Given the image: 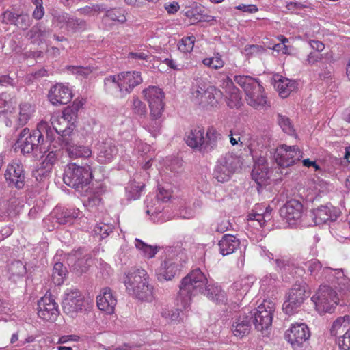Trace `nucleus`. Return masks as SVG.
Returning a JSON list of instances; mask_svg holds the SVG:
<instances>
[{
    "mask_svg": "<svg viewBox=\"0 0 350 350\" xmlns=\"http://www.w3.org/2000/svg\"><path fill=\"white\" fill-rule=\"evenodd\" d=\"M208 280L202 271L197 268L189 272L180 282L177 299L183 308L189 306L191 297L197 293H203Z\"/></svg>",
    "mask_w": 350,
    "mask_h": 350,
    "instance_id": "obj_1",
    "label": "nucleus"
},
{
    "mask_svg": "<svg viewBox=\"0 0 350 350\" xmlns=\"http://www.w3.org/2000/svg\"><path fill=\"white\" fill-rule=\"evenodd\" d=\"M234 81L243 90L250 106L257 109L269 107L264 88L258 79L249 75H235Z\"/></svg>",
    "mask_w": 350,
    "mask_h": 350,
    "instance_id": "obj_2",
    "label": "nucleus"
},
{
    "mask_svg": "<svg viewBox=\"0 0 350 350\" xmlns=\"http://www.w3.org/2000/svg\"><path fill=\"white\" fill-rule=\"evenodd\" d=\"M92 179V171L89 165L81 166L71 163L65 167L63 180L70 187L83 189L90 183Z\"/></svg>",
    "mask_w": 350,
    "mask_h": 350,
    "instance_id": "obj_3",
    "label": "nucleus"
},
{
    "mask_svg": "<svg viewBox=\"0 0 350 350\" xmlns=\"http://www.w3.org/2000/svg\"><path fill=\"white\" fill-rule=\"evenodd\" d=\"M16 143L23 154H32L37 155L42 153L44 139L40 131H30L28 128L23 129L20 133Z\"/></svg>",
    "mask_w": 350,
    "mask_h": 350,
    "instance_id": "obj_4",
    "label": "nucleus"
},
{
    "mask_svg": "<svg viewBox=\"0 0 350 350\" xmlns=\"http://www.w3.org/2000/svg\"><path fill=\"white\" fill-rule=\"evenodd\" d=\"M274 312L275 304L267 301H264L257 308L249 311L250 315H252V321L255 328L265 336L272 325Z\"/></svg>",
    "mask_w": 350,
    "mask_h": 350,
    "instance_id": "obj_5",
    "label": "nucleus"
},
{
    "mask_svg": "<svg viewBox=\"0 0 350 350\" xmlns=\"http://www.w3.org/2000/svg\"><path fill=\"white\" fill-rule=\"evenodd\" d=\"M311 299L320 314L332 312L338 301L336 291L326 285L321 286Z\"/></svg>",
    "mask_w": 350,
    "mask_h": 350,
    "instance_id": "obj_6",
    "label": "nucleus"
},
{
    "mask_svg": "<svg viewBox=\"0 0 350 350\" xmlns=\"http://www.w3.org/2000/svg\"><path fill=\"white\" fill-rule=\"evenodd\" d=\"M309 295L304 284H295L286 294V299L282 306L284 312L287 314H294Z\"/></svg>",
    "mask_w": 350,
    "mask_h": 350,
    "instance_id": "obj_7",
    "label": "nucleus"
},
{
    "mask_svg": "<svg viewBox=\"0 0 350 350\" xmlns=\"http://www.w3.org/2000/svg\"><path fill=\"white\" fill-rule=\"evenodd\" d=\"M239 160L237 157L228 153L221 157L217 163L213 172V177L218 182L228 181L239 167Z\"/></svg>",
    "mask_w": 350,
    "mask_h": 350,
    "instance_id": "obj_8",
    "label": "nucleus"
},
{
    "mask_svg": "<svg viewBox=\"0 0 350 350\" xmlns=\"http://www.w3.org/2000/svg\"><path fill=\"white\" fill-rule=\"evenodd\" d=\"M311 334L308 325L304 323L293 324L284 334L285 339L295 350H299L306 345Z\"/></svg>",
    "mask_w": 350,
    "mask_h": 350,
    "instance_id": "obj_9",
    "label": "nucleus"
},
{
    "mask_svg": "<svg viewBox=\"0 0 350 350\" xmlns=\"http://www.w3.org/2000/svg\"><path fill=\"white\" fill-rule=\"evenodd\" d=\"M4 178L10 188L23 189L26 180V173L23 163L20 161L10 163L5 171Z\"/></svg>",
    "mask_w": 350,
    "mask_h": 350,
    "instance_id": "obj_10",
    "label": "nucleus"
},
{
    "mask_svg": "<svg viewBox=\"0 0 350 350\" xmlns=\"http://www.w3.org/2000/svg\"><path fill=\"white\" fill-rule=\"evenodd\" d=\"M143 94L149 104L150 116L154 119H159L164 109V92L158 87L150 86L143 90Z\"/></svg>",
    "mask_w": 350,
    "mask_h": 350,
    "instance_id": "obj_11",
    "label": "nucleus"
},
{
    "mask_svg": "<svg viewBox=\"0 0 350 350\" xmlns=\"http://www.w3.org/2000/svg\"><path fill=\"white\" fill-rule=\"evenodd\" d=\"M302 157V152L297 146H289L282 144L275 150L274 159L281 167H288L299 161Z\"/></svg>",
    "mask_w": 350,
    "mask_h": 350,
    "instance_id": "obj_12",
    "label": "nucleus"
},
{
    "mask_svg": "<svg viewBox=\"0 0 350 350\" xmlns=\"http://www.w3.org/2000/svg\"><path fill=\"white\" fill-rule=\"evenodd\" d=\"M83 305V297L78 289L70 288L65 291L62 300V308L65 313L72 314L81 311Z\"/></svg>",
    "mask_w": 350,
    "mask_h": 350,
    "instance_id": "obj_13",
    "label": "nucleus"
},
{
    "mask_svg": "<svg viewBox=\"0 0 350 350\" xmlns=\"http://www.w3.org/2000/svg\"><path fill=\"white\" fill-rule=\"evenodd\" d=\"M62 145L71 159L88 158L92 154V150L88 146L75 144L72 135L66 134L65 131L61 135Z\"/></svg>",
    "mask_w": 350,
    "mask_h": 350,
    "instance_id": "obj_14",
    "label": "nucleus"
},
{
    "mask_svg": "<svg viewBox=\"0 0 350 350\" xmlns=\"http://www.w3.org/2000/svg\"><path fill=\"white\" fill-rule=\"evenodd\" d=\"M37 310L38 317L46 321H55L59 314L57 304L46 295L38 301Z\"/></svg>",
    "mask_w": 350,
    "mask_h": 350,
    "instance_id": "obj_15",
    "label": "nucleus"
},
{
    "mask_svg": "<svg viewBox=\"0 0 350 350\" xmlns=\"http://www.w3.org/2000/svg\"><path fill=\"white\" fill-rule=\"evenodd\" d=\"M221 88L226 94L227 105L231 108H239L242 105L241 96L239 90L234 85L232 80L227 77L221 81Z\"/></svg>",
    "mask_w": 350,
    "mask_h": 350,
    "instance_id": "obj_16",
    "label": "nucleus"
},
{
    "mask_svg": "<svg viewBox=\"0 0 350 350\" xmlns=\"http://www.w3.org/2000/svg\"><path fill=\"white\" fill-rule=\"evenodd\" d=\"M303 205L295 199L288 201L280 208V214L290 224H295L302 216Z\"/></svg>",
    "mask_w": 350,
    "mask_h": 350,
    "instance_id": "obj_17",
    "label": "nucleus"
},
{
    "mask_svg": "<svg viewBox=\"0 0 350 350\" xmlns=\"http://www.w3.org/2000/svg\"><path fill=\"white\" fill-rule=\"evenodd\" d=\"M147 272L142 269H131L124 278V283L129 295L135 291L136 287L148 280Z\"/></svg>",
    "mask_w": 350,
    "mask_h": 350,
    "instance_id": "obj_18",
    "label": "nucleus"
},
{
    "mask_svg": "<svg viewBox=\"0 0 350 350\" xmlns=\"http://www.w3.org/2000/svg\"><path fill=\"white\" fill-rule=\"evenodd\" d=\"M72 98V93L61 83L53 85L49 92V99L54 105L68 104Z\"/></svg>",
    "mask_w": 350,
    "mask_h": 350,
    "instance_id": "obj_19",
    "label": "nucleus"
},
{
    "mask_svg": "<svg viewBox=\"0 0 350 350\" xmlns=\"http://www.w3.org/2000/svg\"><path fill=\"white\" fill-rule=\"evenodd\" d=\"M98 160L101 163L111 161L118 154V148L111 139L105 140L97 144Z\"/></svg>",
    "mask_w": 350,
    "mask_h": 350,
    "instance_id": "obj_20",
    "label": "nucleus"
},
{
    "mask_svg": "<svg viewBox=\"0 0 350 350\" xmlns=\"http://www.w3.org/2000/svg\"><path fill=\"white\" fill-rule=\"evenodd\" d=\"M340 211L336 207L330 205L321 206L313 210L312 217L317 225L334 221L338 217Z\"/></svg>",
    "mask_w": 350,
    "mask_h": 350,
    "instance_id": "obj_21",
    "label": "nucleus"
},
{
    "mask_svg": "<svg viewBox=\"0 0 350 350\" xmlns=\"http://www.w3.org/2000/svg\"><path fill=\"white\" fill-rule=\"evenodd\" d=\"M98 308L107 314H112L117 304V299L109 287L103 288L97 296Z\"/></svg>",
    "mask_w": 350,
    "mask_h": 350,
    "instance_id": "obj_22",
    "label": "nucleus"
},
{
    "mask_svg": "<svg viewBox=\"0 0 350 350\" xmlns=\"http://www.w3.org/2000/svg\"><path fill=\"white\" fill-rule=\"evenodd\" d=\"M252 315L247 313L240 314L236 317L232 325V331L234 336L242 338L247 335L251 329Z\"/></svg>",
    "mask_w": 350,
    "mask_h": 350,
    "instance_id": "obj_23",
    "label": "nucleus"
},
{
    "mask_svg": "<svg viewBox=\"0 0 350 350\" xmlns=\"http://www.w3.org/2000/svg\"><path fill=\"white\" fill-rule=\"evenodd\" d=\"M180 267L173 259H167L161 264L157 275L160 282L171 280L180 271Z\"/></svg>",
    "mask_w": 350,
    "mask_h": 350,
    "instance_id": "obj_24",
    "label": "nucleus"
},
{
    "mask_svg": "<svg viewBox=\"0 0 350 350\" xmlns=\"http://www.w3.org/2000/svg\"><path fill=\"white\" fill-rule=\"evenodd\" d=\"M274 87L278 92L279 95L285 98L297 89V84L295 81L278 75L274 78Z\"/></svg>",
    "mask_w": 350,
    "mask_h": 350,
    "instance_id": "obj_25",
    "label": "nucleus"
},
{
    "mask_svg": "<svg viewBox=\"0 0 350 350\" xmlns=\"http://www.w3.org/2000/svg\"><path fill=\"white\" fill-rule=\"evenodd\" d=\"M81 251V250H79L78 251L75 252L73 254H70L68 260L71 262L75 260V262L72 265L73 269L77 272L82 273L88 269L92 260L89 254L82 256Z\"/></svg>",
    "mask_w": 350,
    "mask_h": 350,
    "instance_id": "obj_26",
    "label": "nucleus"
},
{
    "mask_svg": "<svg viewBox=\"0 0 350 350\" xmlns=\"http://www.w3.org/2000/svg\"><path fill=\"white\" fill-rule=\"evenodd\" d=\"M18 114L16 119L17 127L23 126L30 120L36 111L35 106L29 102L21 103L18 107Z\"/></svg>",
    "mask_w": 350,
    "mask_h": 350,
    "instance_id": "obj_27",
    "label": "nucleus"
},
{
    "mask_svg": "<svg viewBox=\"0 0 350 350\" xmlns=\"http://www.w3.org/2000/svg\"><path fill=\"white\" fill-rule=\"evenodd\" d=\"M239 240L231 234L224 235L218 243L219 252L223 256L233 253L239 247Z\"/></svg>",
    "mask_w": 350,
    "mask_h": 350,
    "instance_id": "obj_28",
    "label": "nucleus"
},
{
    "mask_svg": "<svg viewBox=\"0 0 350 350\" xmlns=\"http://www.w3.org/2000/svg\"><path fill=\"white\" fill-rule=\"evenodd\" d=\"M221 140V135L213 127H210L206 131V138L204 137L202 144V153H208L217 146L218 143Z\"/></svg>",
    "mask_w": 350,
    "mask_h": 350,
    "instance_id": "obj_29",
    "label": "nucleus"
},
{
    "mask_svg": "<svg viewBox=\"0 0 350 350\" xmlns=\"http://www.w3.org/2000/svg\"><path fill=\"white\" fill-rule=\"evenodd\" d=\"M204 130L196 128L191 129L186 135V143L191 148L202 152V144H204Z\"/></svg>",
    "mask_w": 350,
    "mask_h": 350,
    "instance_id": "obj_30",
    "label": "nucleus"
},
{
    "mask_svg": "<svg viewBox=\"0 0 350 350\" xmlns=\"http://www.w3.org/2000/svg\"><path fill=\"white\" fill-rule=\"evenodd\" d=\"M54 213L55 221L61 225L72 224L74 220L77 219L80 214V211L78 209H66L62 211L56 209Z\"/></svg>",
    "mask_w": 350,
    "mask_h": 350,
    "instance_id": "obj_31",
    "label": "nucleus"
},
{
    "mask_svg": "<svg viewBox=\"0 0 350 350\" xmlns=\"http://www.w3.org/2000/svg\"><path fill=\"white\" fill-rule=\"evenodd\" d=\"M223 93L215 87L210 86L203 92L202 100L200 103L203 106H215L218 103L219 99L221 98Z\"/></svg>",
    "mask_w": 350,
    "mask_h": 350,
    "instance_id": "obj_32",
    "label": "nucleus"
},
{
    "mask_svg": "<svg viewBox=\"0 0 350 350\" xmlns=\"http://www.w3.org/2000/svg\"><path fill=\"white\" fill-rule=\"evenodd\" d=\"M131 295L141 301H151L153 299V287L148 284V280L137 286Z\"/></svg>",
    "mask_w": 350,
    "mask_h": 350,
    "instance_id": "obj_33",
    "label": "nucleus"
},
{
    "mask_svg": "<svg viewBox=\"0 0 350 350\" xmlns=\"http://www.w3.org/2000/svg\"><path fill=\"white\" fill-rule=\"evenodd\" d=\"M37 131H40L42 137L44 138V134L46 138L51 142L55 139V135L57 134L59 140L62 142L61 135L63 132L65 131L66 134H68V132L66 130H58L55 126L51 128L46 122H40L37 126Z\"/></svg>",
    "mask_w": 350,
    "mask_h": 350,
    "instance_id": "obj_34",
    "label": "nucleus"
},
{
    "mask_svg": "<svg viewBox=\"0 0 350 350\" xmlns=\"http://www.w3.org/2000/svg\"><path fill=\"white\" fill-rule=\"evenodd\" d=\"M254 282V278L251 276L241 278L235 281L231 288L237 292V296H245L250 289Z\"/></svg>",
    "mask_w": 350,
    "mask_h": 350,
    "instance_id": "obj_35",
    "label": "nucleus"
},
{
    "mask_svg": "<svg viewBox=\"0 0 350 350\" xmlns=\"http://www.w3.org/2000/svg\"><path fill=\"white\" fill-rule=\"evenodd\" d=\"M350 316L345 315L338 317L334 322L330 329V333L332 336H338L343 333L345 330L349 329Z\"/></svg>",
    "mask_w": 350,
    "mask_h": 350,
    "instance_id": "obj_36",
    "label": "nucleus"
},
{
    "mask_svg": "<svg viewBox=\"0 0 350 350\" xmlns=\"http://www.w3.org/2000/svg\"><path fill=\"white\" fill-rule=\"evenodd\" d=\"M204 291L207 292V297L216 303H225L226 301L225 292L219 286L206 284Z\"/></svg>",
    "mask_w": 350,
    "mask_h": 350,
    "instance_id": "obj_37",
    "label": "nucleus"
},
{
    "mask_svg": "<svg viewBox=\"0 0 350 350\" xmlns=\"http://www.w3.org/2000/svg\"><path fill=\"white\" fill-rule=\"evenodd\" d=\"M145 185L142 183L131 181L126 187V196L128 200L138 199Z\"/></svg>",
    "mask_w": 350,
    "mask_h": 350,
    "instance_id": "obj_38",
    "label": "nucleus"
},
{
    "mask_svg": "<svg viewBox=\"0 0 350 350\" xmlns=\"http://www.w3.org/2000/svg\"><path fill=\"white\" fill-rule=\"evenodd\" d=\"M124 75L126 77L124 81L129 83L124 93H131L135 86L142 83V78L139 72H124Z\"/></svg>",
    "mask_w": 350,
    "mask_h": 350,
    "instance_id": "obj_39",
    "label": "nucleus"
},
{
    "mask_svg": "<svg viewBox=\"0 0 350 350\" xmlns=\"http://www.w3.org/2000/svg\"><path fill=\"white\" fill-rule=\"evenodd\" d=\"M135 245L142 253L144 256L148 258H153L159 250L158 247L148 245L139 239H135Z\"/></svg>",
    "mask_w": 350,
    "mask_h": 350,
    "instance_id": "obj_40",
    "label": "nucleus"
},
{
    "mask_svg": "<svg viewBox=\"0 0 350 350\" xmlns=\"http://www.w3.org/2000/svg\"><path fill=\"white\" fill-rule=\"evenodd\" d=\"M50 34L51 31L49 30L42 28L41 26L38 25L33 27L28 32L29 38L33 39V42H36L37 40L40 42L45 41Z\"/></svg>",
    "mask_w": 350,
    "mask_h": 350,
    "instance_id": "obj_41",
    "label": "nucleus"
},
{
    "mask_svg": "<svg viewBox=\"0 0 350 350\" xmlns=\"http://www.w3.org/2000/svg\"><path fill=\"white\" fill-rule=\"evenodd\" d=\"M118 75H110L104 79V87L106 92L113 94L118 91L120 93V82Z\"/></svg>",
    "mask_w": 350,
    "mask_h": 350,
    "instance_id": "obj_42",
    "label": "nucleus"
},
{
    "mask_svg": "<svg viewBox=\"0 0 350 350\" xmlns=\"http://www.w3.org/2000/svg\"><path fill=\"white\" fill-rule=\"evenodd\" d=\"M268 167L267 166H262V167L254 166L252 171V177L258 185H262L267 178Z\"/></svg>",
    "mask_w": 350,
    "mask_h": 350,
    "instance_id": "obj_43",
    "label": "nucleus"
},
{
    "mask_svg": "<svg viewBox=\"0 0 350 350\" xmlns=\"http://www.w3.org/2000/svg\"><path fill=\"white\" fill-rule=\"evenodd\" d=\"M202 63L205 66L215 70L221 68L224 65V61L219 53H214L212 57L204 59Z\"/></svg>",
    "mask_w": 350,
    "mask_h": 350,
    "instance_id": "obj_44",
    "label": "nucleus"
},
{
    "mask_svg": "<svg viewBox=\"0 0 350 350\" xmlns=\"http://www.w3.org/2000/svg\"><path fill=\"white\" fill-rule=\"evenodd\" d=\"M277 117L278 124L281 127L282 131L288 135H293L295 132V130L290 119L287 116H282L280 113L278 114Z\"/></svg>",
    "mask_w": 350,
    "mask_h": 350,
    "instance_id": "obj_45",
    "label": "nucleus"
},
{
    "mask_svg": "<svg viewBox=\"0 0 350 350\" xmlns=\"http://www.w3.org/2000/svg\"><path fill=\"white\" fill-rule=\"evenodd\" d=\"M124 12L120 9H111L106 11L105 17L109 18L112 21H118L124 23L126 21Z\"/></svg>",
    "mask_w": 350,
    "mask_h": 350,
    "instance_id": "obj_46",
    "label": "nucleus"
},
{
    "mask_svg": "<svg viewBox=\"0 0 350 350\" xmlns=\"http://www.w3.org/2000/svg\"><path fill=\"white\" fill-rule=\"evenodd\" d=\"M8 271L14 276H23L26 273V267L21 261L16 260L9 265Z\"/></svg>",
    "mask_w": 350,
    "mask_h": 350,
    "instance_id": "obj_47",
    "label": "nucleus"
},
{
    "mask_svg": "<svg viewBox=\"0 0 350 350\" xmlns=\"http://www.w3.org/2000/svg\"><path fill=\"white\" fill-rule=\"evenodd\" d=\"M66 273L67 269L62 262L55 263L53 269V277L55 280L57 276V280L55 281V283L60 284L63 282V278L66 275Z\"/></svg>",
    "mask_w": 350,
    "mask_h": 350,
    "instance_id": "obj_48",
    "label": "nucleus"
},
{
    "mask_svg": "<svg viewBox=\"0 0 350 350\" xmlns=\"http://www.w3.org/2000/svg\"><path fill=\"white\" fill-rule=\"evenodd\" d=\"M61 154L62 153L60 150L49 151L46 156L45 159L42 162V165H44L45 167H49L51 169V167L57 162L61 157Z\"/></svg>",
    "mask_w": 350,
    "mask_h": 350,
    "instance_id": "obj_49",
    "label": "nucleus"
},
{
    "mask_svg": "<svg viewBox=\"0 0 350 350\" xmlns=\"http://www.w3.org/2000/svg\"><path fill=\"white\" fill-rule=\"evenodd\" d=\"M68 70L73 75L83 78L88 77L92 72V70L88 66H68Z\"/></svg>",
    "mask_w": 350,
    "mask_h": 350,
    "instance_id": "obj_50",
    "label": "nucleus"
},
{
    "mask_svg": "<svg viewBox=\"0 0 350 350\" xmlns=\"http://www.w3.org/2000/svg\"><path fill=\"white\" fill-rule=\"evenodd\" d=\"M113 226L109 224L100 223L97 224L94 228L96 234L100 237L101 239L107 237L112 232Z\"/></svg>",
    "mask_w": 350,
    "mask_h": 350,
    "instance_id": "obj_51",
    "label": "nucleus"
},
{
    "mask_svg": "<svg viewBox=\"0 0 350 350\" xmlns=\"http://www.w3.org/2000/svg\"><path fill=\"white\" fill-rule=\"evenodd\" d=\"M132 110L134 113L139 116H144L147 112L145 103L140 100L137 97H133V98Z\"/></svg>",
    "mask_w": 350,
    "mask_h": 350,
    "instance_id": "obj_52",
    "label": "nucleus"
},
{
    "mask_svg": "<svg viewBox=\"0 0 350 350\" xmlns=\"http://www.w3.org/2000/svg\"><path fill=\"white\" fill-rule=\"evenodd\" d=\"M12 100H15V96L11 97L10 94L6 92L2 93L0 95V115L8 111L9 105Z\"/></svg>",
    "mask_w": 350,
    "mask_h": 350,
    "instance_id": "obj_53",
    "label": "nucleus"
},
{
    "mask_svg": "<svg viewBox=\"0 0 350 350\" xmlns=\"http://www.w3.org/2000/svg\"><path fill=\"white\" fill-rule=\"evenodd\" d=\"M194 42V36H189L183 38L181 40V43L178 45V49L180 51L184 53L190 52L193 50Z\"/></svg>",
    "mask_w": 350,
    "mask_h": 350,
    "instance_id": "obj_54",
    "label": "nucleus"
},
{
    "mask_svg": "<svg viewBox=\"0 0 350 350\" xmlns=\"http://www.w3.org/2000/svg\"><path fill=\"white\" fill-rule=\"evenodd\" d=\"M307 271L314 278L318 275L319 271L321 269V263L317 259L311 260L306 263Z\"/></svg>",
    "mask_w": 350,
    "mask_h": 350,
    "instance_id": "obj_55",
    "label": "nucleus"
},
{
    "mask_svg": "<svg viewBox=\"0 0 350 350\" xmlns=\"http://www.w3.org/2000/svg\"><path fill=\"white\" fill-rule=\"evenodd\" d=\"M270 219V213L266 211L264 213H252L248 215V220L256 221L260 226H263L266 222V219Z\"/></svg>",
    "mask_w": 350,
    "mask_h": 350,
    "instance_id": "obj_56",
    "label": "nucleus"
},
{
    "mask_svg": "<svg viewBox=\"0 0 350 350\" xmlns=\"http://www.w3.org/2000/svg\"><path fill=\"white\" fill-rule=\"evenodd\" d=\"M30 17L28 14H17L14 25L22 29H26L30 26Z\"/></svg>",
    "mask_w": 350,
    "mask_h": 350,
    "instance_id": "obj_57",
    "label": "nucleus"
},
{
    "mask_svg": "<svg viewBox=\"0 0 350 350\" xmlns=\"http://www.w3.org/2000/svg\"><path fill=\"white\" fill-rule=\"evenodd\" d=\"M85 26V22L83 20L70 18L66 21V27L72 31H77L84 28Z\"/></svg>",
    "mask_w": 350,
    "mask_h": 350,
    "instance_id": "obj_58",
    "label": "nucleus"
},
{
    "mask_svg": "<svg viewBox=\"0 0 350 350\" xmlns=\"http://www.w3.org/2000/svg\"><path fill=\"white\" fill-rule=\"evenodd\" d=\"M104 10L105 9L103 8V5L99 4H94L83 7L81 8L79 11L81 14L84 15H94L97 12Z\"/></svg>",
    "mask_w": 350,
    "mask_h": 350,
    "instance_id": "obj_59",
    "label": "nucleus"
},
{
    "mask_svg": "<svg viewBox=\"0 0 350 350\" xmlns=\"http://www.w3.org/2000/svg\"><path fill=\"white\" fill-rule=\"evenodd\" d=\"M51 170L49 167H45L44 165H42V167L36 170L33 174L37 181L41 182L44 178L49 176Z\"/></svg>",
    "mask_w": 350,
    "mask_h": 350,
    "instance_id": "obj_60",
    "label": "nucleus"
},
{
    "mask_svg": "<svg viewBox=\"0 0 350 350\" xmlns=\"http://www.w3.org/2000/svg\"><path fill=\"white\" fill-rule=\"evenodd\" d=\"M339 346L342 350H350V329H347L339 340Z\"/></svg>",
    "mask_w": 350,
    "mask_h": 350,
    "instance_id": "obj_61",
    "label": "nucleus"
},
{
    "mask_svg": "<svg viewBox=\"0 0 350 350\" xmlns=\"http://www.w3.org/2000/svg\"><path fill=\"white\" fill-rule=\"evenodd\" d=\"M119 77V82H120V97L124 98L129 93H124V90L127 89V86H129V83L124 81L126 77L124 75V72H122L118 74Z\"/></svg>",
    "mask_w": 350,
    "mask_h": 350,
    "instance_id": "obj_62",
    "label": "nucleus"
},
{
    "mask_svg": "<svg viewBox=\"0 0 350 350\" xmlns=\"http://www.w3.org/2000/svg\"><path fill=\"white\" fill-rule=\"evenodd\" d=\"M73 111H72V109L70 108H66L63 111V116L62 118L64 121H67L68 123L71 124L72 125L74 124L75 122L76 121V119L77 118V114H75V116L72 115Z\"/></svg>",
    "mask_w": 350,
    "mask_h": 350,
    "instance_id": "obj_63",
    "label": "nucleus"
},
{
    "mask_svg": "<svg viewBox=\"0 0 350 350\" xmlns=\"http://www.w3.org/2000/svg\"><path fill=\"white\" fill-rule=\"evenodd\" d=\"M157 120L151 117V122L146 126L148 131L154 136L157 134L160 129V123L157 121Z\"/></svg>",
    "mask_w": 350,
    "mask_h": 350,
    "instance_id": "obj_64",
    "label": "nucleus"
}]
</instances>
